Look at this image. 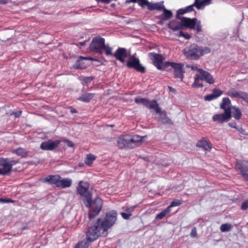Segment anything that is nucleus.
Segmentation results:
<instances>
[{
	"label": "nucleus",
	"instance_id": "nucleus-15",
	"mask_svg": "<svg viewBox=\"0 0 248 248\" xmlns=\"http://www.w3.org/2000/svg\"><path fill=\"white\" fill-rule=\"evenodd\" d=\"M12 164L7 159L0 158V174L5 175L11 171Z\"/></svg>",
	"mask_w": 248,
	"mask_h": 248
},
{
	"label": "nucleus",
	"instance_id": "nucleus-41",
	"mask_svg": "<svg viewBox=\"0 0 248 248\" xmlns=\"http://www.w3.org/2000/svg\"><path fill=\"white\" fill-rule=\"evenodd\" d=\"M240 98L248 103V93L245 92H242L241 93Z\"/></svg>",
	"mask_w": 248,
	"mask_h": 248
},
{
	"label": "nucleus",
	"instance_id": "nucleus-35",
	"mask_svg": "<svg viewBox=\"0 0 248 248\" xmlns=\"http://www.w3.org/2000/svg\"><path fill=\"white\" fill-rule=\"evenodd\" d=\"M16 155H20L23 157H26L27 156V153L25 150L22 148L16 149Z\"/></svg>",
	"mask_w": 248,
	"mask_h": 248
},
{
	"label": "nucleus",
	"instance_id": "nucleus-25",
	"mask_svg": "<svg viewBox=\"0 0 248 248\" xmlns=\"http://www.w3.org/2000/svg\"><path fill=\"white\" fill-rule=\"evenodd\" d=\"M94 96V94L93 93H85L82 94L78 100L84 102H89Z\"/></svg>",
	"mask_w": 248,
	"mask_h": 248
},
{
	"label": "nucleus",
	"instance_id": "nucleus-2",
	"mask_svg": "<svg viewBox=\"0 0 248 248\" xmlns=\"http://www.w3.org/2000/svg\"><path fill=\"white\" fill-rule=\"evenodd\" d=\"M89 188V184L88 183L80 181L78 183L77 190L78 194L86 199V205L90 208L89 217L91 220L100 212L102 207L103 201L98 197L92 201V194Z\"/></svg>",
	"mask_w": 248,
	"mask_h": 248
},
{
	"label": "nucleus",
	"instance_id": "nucleus-55",
	"mask_svg": "<svg viewBox=\"0 0 248 248\" xmlns=\"http://www.w3.org/2000/svg\"><path fill=\"white\" fill-rule=\"evenodd\" d=\"M6 199H7V200H6V203H8V202H14L13 201L11 200L9 198H7Z\"/></svg>",
	"mask_w": 248,
	"mask_h": 248
},
{
	"label": "nucleus",
	"instance_id": "nucleus-16",
	"mask_svg": "<svg viewBox=\"0 0 248 248\" xmlns=\"http://www.w3.org/2000/svg\"><path fill=\"white\" fill-rule=\"evenodd\" d=\"M236 166L240 170L242 176L248 181V162L246 161H239L237 162Z\"/></svg>",
	"mask_w": 248,
	"mask_h": 248
},
{
	"label": "nucleus",
	"instance_id": "nucleus-6",
	"mask_svg": "<svg viewBox=\"0 0 248 248\" xmlns=\"http://www.w3.org/2000/svg\"><path fill=\"white\" fill-rule=\"evenodd\" d=\"M179 19L183 23L184 27L190 29L196 30L198 32L202 31L201 22L198 21L196 18L191 19L185 17H180Z\"/></svg>",
	"mask_w": 248,
	"mask_h": 248
},
{
	"label": "nucleus",
	"instance_id": "nucleus-39",
	"mask_svg": "<svg viewBox=\"0 0 248 248\" xmlns=\"http://www.w3.org/2000/svg\"><path fill=\"white\" fill-rule=\"evenodd\" d=\"M212 93L214 94V96L217 98L222 94V91L217 89H214L213 90Z\"/></svg>",
	"mask_w": 248,
	"mask_h": 248
},
{
	"label": "nucleus",
	"instance_id": "nucleus-52",
	"mask_svg": "<svg viewBox=\"0 0 248 248\" xmlns=\"http://www.w3.org/2000/svg\"><path fill=\"white\" fill-rule=\"evenodd\" d=\"M6 200H7L6 199H5V198H0V202H2L3 203L6 202Z\"/></svg>",
	"mask_w": 248,
	"mask_h": 248
},
{
	"label": "nucleus",
	"instance_id": "nucleus-4",
	"mask_svg": "<svg viewBox=\"0 0 248 248\" xmlns=\"http://www.w3.org/2000/svg\"><path fill=\"white\" fill-rule=\"evenodd\" d=\"M90 50L93 52L102 54L104 51L107 55H112V48L106 45L105 39L100 37H94L93 39L90 46Z\"/></svg>",
	"mask_w": 248,
	"mask_h": 248
},
{
	"label": "nucleus",
	"instance_id": "nucleus-29",
	"mask_svg": "<svg viewBox=\"0 0 248 248\" xmlns=\"http://www.w3.org/2000/svg\"><path fill=\"white\" fill-rule=\"evenodd\" d=\"M162 10L163 11V14L160 16L163 17L164 19L168 20L171 17L172 13L170 11L166 9L165 7H164Z\"/></svg>",
	"mask_w": 248,
	"mask_h": 248
},
{
	"label": "nucleus",
	"instance_id": "nucleus-7",
	"mask_svg": "<svg viewBox=\"0 0 248 248\" xmlns=\"http://www.w3.org/2000/svg\"><path fill=\"white\" fill-rule=\"evenodd\" d=\"M184 54L187 58L191 60H197L201 56L199 47L195 44L186 47L184 50Z\"/></svg>",
	"mask_w": 248,
	"mask_h": 248
},
{
	"label": "nucleus",
	"instance_id": "nucleus-45",
	"mask_svg": "<svg viewBox=\"0 0 248 248\" xmlns=\"http://www.w3.org/2000/svg\"><path fill=\"white\" fill-rule=\"evenodd\" d=\"M197 234V229L195 227H194L191 230L190 235L192 237H196Z\"/></svg>",
	"mask_w": 248,
	"mask_h": 248
},
{
	"label": "nucleus",
	"instance_id": "nucleus-40",
	"mask_svg": "<svg viewBox=\"0 0 248 248\" xmlns=\"http://www.w3.org/2000/svg\"><path fill=\"white\" fill-rule=\"evenodd\" d=\"M241 209L242 210H248V199L244 201L241 205Z\"/></svg>",
	"mask_w": 248,
	"mask_h": 248
},
{
	"label": "nucleus",
	"instance_id": "nucleus-31",
	"mask_svg": "<svg viewBox=\"0 0 248 248\" xmlns=\"http://www.w3.org/2000/svg\"><path fill=\"white\" fill-rule=\"evenodd\" d=\"M242 92H238L235 90H231L229 91L227 94L232 98H240Z\"/></svg>",
	"mask_w": 248,
	"mask_h": 248
},
{
	"label": "nucleus",
	"instance_id": "nucleus-60",
	"mask_svg": "<svg viewBox=\"0 0 248 248\" xmlns=\"http://www.w3.org/2000/svg\"><path fill=\"white\" fill-rule=\"evenodd\" d=\"M13 153H16V150H14L13 151Z\"/></svg>",
	"mask_w": 248,
	"mask_h": 248
},
{
	"label": "nucleus",
	"instance_id": "nucleus-26",
	"mask_svg": "<svg viewBox=\"0 0 248 248\" xmlns=\"http://www.w3.org/2000/svg\"><path fill=\"white\" fill-rule=\"evenodd\" d=\"M231 114H232V117L236 120H239L241 117V112L240 110L235 107H233L231 108Z\"/></svg>",
	"mask_w": 248,
	"mask_h": 248
},
{
	"label": "nucleus",
	"instance_id": "nucleus-8",
	"mask_svg": "<svg viewBox=\"0 0 248 248\" xmlns=\"http://www.w3.org/2000/svg\"><path fill=\"white\" fill-rule=\"evenodd\" d=\"M149 56L157 69L161 70L168 68V65H166V62L163 63L164 59L161 55L155 53H150Z\"/></svg>",
	"mask_w": 248,
	"mask_h": 248
},
{
	"label": "nucleus",
	"instance_id": "nucleus-20",
	"mask_svg": "<svg viewBox=\"0 0 248 248\" xmlns=\"http://www.w3.org/2000/svg\"><path fill=\"white\" fill-rule=\"evenodd\" d=\"M168 27L173 31L180 30L184 27L183 23L176 20H172L168 23Z\"/></svg>",
	"mask_w": 248,
	"mask_h": 248
},
{
	"label": "nucleus",
	"instance_id": "nucleus-23",
	"mask_svg": "<svg viewBox=\"0 0 248 248\" xmlns=\"http://www.w3.org/2000/svg\"><path fill=\"white\" fill-rule=\"evenodd\" d=\"M230 105L231 102L230 99L228 98H224L220 105V108L224 109L225 112L226 110H228L231 113V108L230 107Z\"/></svg>",
	"mask_w": 248,
	"mask_h": 248
},
{
	"label": "nucleus",
	"instance_id": "nucleus-42",
	"mask_svg": "<svg viewBox=\"0 0 248 248\" xmlns=\"http://www.w3.org/2000/svg\"><path fill=\"white\" fill-rule=\"evenodd\" d=\"M186 13L187 12L186 10H185V7L184 8L179 9L177 12V17L179 19L180 17H179L178 15H183Z\"/></svg>",
	"mask_w": 248,
	"mask_h": 248
},
{
	"label": "nucleus",
	"instance_id": "nucleus-32",
	"mask_svg": "<svg viewBox=\"0 0 248 248\" xmlns=\"http://www.w3.org/2000/svg\"><path fill=\"white\" fill-rule=\"evenodd\" d=\"M232 225L228 223L223 224L220 226V229L222 232H229L231 230Z\"/></svg>",
	"mask_w": 248,
	"mask_h": 248
},
{
	"label": "nucleus",
	"instance_id": "nucleus-12",
	"mask_svg": "<svg viewBox=\"0 0 248 248\" xmlns=\"http://www.w3.org/2000/svg\"><path fill=\"white\" fill-rule=\"evenodd\" d=\"M211 0H195L194 2L187 7H185L186 12H190L194 10L193 7L195 6L197 9L200 10L203 9L204 7L210 3Z\"/></svg>",
	"mask_w": 248,
	"mask_h": 248
},
{
	"label": "nucleus",
	"instance_id": "nucleus-46",
	"mask_svg": "<svg viewBox=\"0 0 248 248\" xmlns=\"http://www.w3.org/2000/svg\"><path fill=\"white\" fill-rule=\"evenodd\" d=\"M187 66H188V67L190 68L191 69V70H192L198 71L200 74V70H202V69L198 68L197 66L196 65H188Z\"/></svg>",
	"mask_w": 248,
	"mask_h": 248
},
{
	"label": "nucleus",
	"instance_id": "nucleus-18",
	"mask_svg": "<svg viewBox=\"0 0 248 248\" xmlns=\"http://www.w3.org/2000/svg\"><path fill=\"white\" fill-rule=\"evenodd\" d=\"M91 60V58L88 57H80L77 60L74 67L77 69H85L87 67V64L85 63L84 61Z\"/></svg>",
	"mask_w": 248,
	"mask_h": 248
},
{
	"label": "nucleus",
	"instance_id": "nucleus-36",
	"mask_svg": "<svg viewBox=\"0 0 248 248\" xmlns=\"http://www.w3.org/2000/svg\"><path fill=\"white\" fill-rule=\"evenodd\" d=\"M176 35L178 37H183L186 39H189L191 37V35L187 33H184L182 31H180L178 34H176Z\"/></svg>",
	"mask_w": 248,
	"mask_h": 248
},
{
	"label": "nucleus",
	"instance_id": "nucleus-30",
	"mask_svg": "<svg viewBox=\"0 0 248 248\" xmlns=\"http://www.w3.org/2000/svg\"><path fill=\"white\" fill-rule=\"evenodd\" d=\"M170 212L169 208H166L161 212L158 214L155 217V219H161Z\"/></svg>",
	"mask_w": 248,
	"mask_h": 248
},
{
	"label": "nucleus",
	"instance_id": "nucleus-21",
	"mask_svg": "<svg viewBox=\"0 0 248 248\" xmlns=\"http://www.w3.org/2000/svg\"><path fill=\"white\" fill-rule=\"evenodd\" d=\"M61 178V176L59 175H49L45 178L43 181L44 182H47L50 184L55 185L57 187L59 179Z\"/></svg>",
	"mask_w": 248,
	"mask_h": 248
},
{
	"label": "nucleus",
	"instance_id": "nucleus-54",
	"mask_svg": "<svg viewBox=\"0 0 248 248\" xmlns=\"http://www.w3.org/2000/svg\"><path fill=\"white\" fill-rule=\"evenodd\" d=\"M21 112L22 111L21 110H19L18 111V112H16V117H19V116H20Z\"/></svg>",
	"mask_w": 248,
	"mask_h": 248
},
{
	"label": "nucleus",
	"instance_id": "nucleus-14",
	"mask_svg": "<svg viewBox=\"0 0 248 248\" xmlns=\"http://www.w3.org/2000/svg\"><path fill=\"white\" fill-rule=\"evenodd\" d=\"M60 143L59 140L55 141L48 140L43 142L40 145V148L43 150H52L58 147Z\"/></svg>",
	"mask_w": 248,
	"mask_h": 248
},
{
	"label": "nucleus",
	"instance_id": "nucleus-47",
	"mask_svg": "<svg viewBox=\"0 0 248 248\" xmlns=\"http://www.w3.org/2000/svg\"><path fill=\"white\" fill-rule=\"evenodd\" d=\"M136 207V206H133L130 207H129L125 210V212H126L128 213H131L134 210Z\"/></svg>",
	"mask_w": 248,
	"mask_h": 248
},
{
	"label": "nucleus",
	"instance_id": "nucleus-38",
	"mask_svg": "<svg viewBox=\"0 0 248 248\" xmlns=\"http://www.w3.org/2000/svg\"><path fill=\"white\" fill-rule=\"evenodd\" d=\"M199 51L201 52V56L210 52V49L207 47H199Z\"/></svg>",
	"mask_w": 248,
	"mask_h": 248
},
{
	"label": "nucleus",
	"instance_id": "nucleus-22",
	"mask_svg": "<svg viewBox=\"0 0 248 248\" xmlns=\"http://www.w3.org/2000/svg\"><path fill=\"white\" fill-rule=\"evenodd\" d=\"M72 181L70 178H60L57 187L62 188L69 187L71 186Z\"/></svg>",
	"mask_w": 248,
	"mask_h": 248
},
{
	"label": "nucleus",
	"instance_id": "nucleus-3",
	"mask_svg": "<svg viewBox=\"0 0 248 248\" xmlns=\"http://www.w3.org/2000/svg\"><path fill=\"white\" fill-rule=\"evenodd\" d=\"M146 136H140L138 135H121L117 139V146L120 149H133L142 142Z\"/></svg>",
	"mask_w": 248,
	"mask_h": 248
},
{
	"label": "nucleus",
	"instance_id": "nucleus-34",
	"mask_svg": "<svg viewBox=\"0 0 248 248\" xmlns=\"http://www.w3.org/2000/svg\"><path fill=\"white\" fill-rule=\"evenodd\" d=\"M136 2H137L142 8H144L145 6H147L148 8H149L150 2L147 0H137Z\"/></svg>",
	"mask_w": 248,
	"mask_h": 248
},
{
	"label": "nucleus",
	"instance_id": "nucleus-27",
	"mask_svg": "<svg viewBox=\"0 0 248 248\" xmlns=\"http://www.w3.org/2000/svg\"><path fill=\"white\" fill-rule=\"evenodd\" d=\"M197 146L201 147L208 151L211 149V146L207 141L205 140H200L197 143Z\"/></svg>",
	"mask_w": 248,
	"mask_h": 248
},
{
	"label": "nucleus",
	"instance_id": "nucleus-56",
	"mask_svg": "<svg viewBox=\"0 0 248 248\" xmlns=\"http://www.w3.org/2000/svg\"><path fill=\"white\" fill-rule=\"evenodd\" d=\"M86 42V41H83V42H80V43H79V44H80V46H84V45H85Z\"/></svg>",
	"mask_w": 248,
	"mask_h": 248
},
{
	"label": "nucleus",
	"instance_id": "nucleus-13",
	"mask_svg": "<svg viewBox=\"0 0 248 248\" xmlns=\"http://www.w3.org/2000/svg\"><path fill=\"white\" fill-rule=\"evenodd\" d=\"M232 117L231 113L228 110H226L223 113L216 114L212 117L214 122H217L219 123L228 122Z\"/></svg>",
	"mask_w": 248,
	"mask_h": 248
},
{
	"label": "nucleus",
	"instance_id": "nucleus-57",
	"mask_svg": "<svg viewBox=\"0 0 248 248\" xmlns=\"http://www.w3.org/2000/svg\"><path fill=\"white\" fill-rule=\"evenodd\" d=\"M169 88L170 89V91L171 92H174L175 91L174 89H173V88H172L171 87H169Z\"/></svg>",
	"mask_w": 248,
	"mask_h": 248
},
{
	"label": "nucleus",
	"instance_id": "nucleus-51",
	"mask_svg": "<svg viewBox=\"0 0 248 248\" xmlns=\"http://www.w3.org/2000/svg\"><path fill=\"white\" fill-rule=\"evenodd\" d=\"M8 0H0V3L3 4H6L7 3Z\"/></svg>",
	"mask_w": 248,
	"mask_h": 248
},
{
	"label": "nucleus",
	"instance_id": "nucleus-43",
	"mask_svg": "<svg viewBox=\"0 0 248 248\" xmlns=\"http://www.w3.org/2000/svg\"><path fill=\"white\" fill-rule=\"evenodd\" d=\"M216 99L214 94L212 93L210 94H208L207 95L205 96L204 99L206 101H211L213 99Z\"/></svg>",
	"mask_w": 248,
	"mask_h": 248
},
{
	"label": "nucleus",
	"instance_id": "nucleus-58",
	"mask_svg": "<svg viewBox=\"0 0 248 248\" xmlns=\"http://www.w3.org/2000/svg\"><path fill=\"white\" fill-rule=\"evenodd\" d=\"M137 0H128V2H134V3H135L136 1H137Z\"/></svg>",
	"mask_w": 248,
	"mask_h": 248
},
{
	"label": "nucleus",
	"instance_id": "nucleus-50",
	"mask_svg": "<svg viewBox=\"0 0 248 248\" xmlns=\"http://www.w3.org/2000/svg\"><path fill=\"white\" fill-rule=\"evenodd\" d=\"M111 0H97V1H101L104 3H109Z\"/></svg>",
	"mask_w": 248,
	"mask_h": 248
},
{
	"label": "nucleus",
	"instance_id": "nucleus-49",
	"mask_svg": "<svg viewBox=\"0 0 248 248\" xmlns=\"http://www.w3.org/2000/svg\"><path fill=\"white\" fill-rule=\"evenodd\" d=\"M229 125L231 127L236 128V123H229Z\"/></svg>",
	"mask_w": 248,
	"mask_h": 248
},
{
	"label": "nucleus",
	"instance_id": "nucleus-1",
	"mask_svg": "<svg viewBox=\"0 0 248 248\" xmlns=\"http://www.w3.org/2000/svg\"><path fill=\"white\" fill-rule=\"evenodd\" d=\"M117 214L114 210L106 213L103 218H98L91 226L87 232V237L90 241L96 240L99 236H105L107 234L108 230L115 223Z\"/></svg>",
	"mask_w": 248,
	"mask_h": 248
},
{
	"label": "nucleus",
	"instance_id": "nucleus-9",
	"mask_svg": "<svg viewBox=\"0 0 248 248\" xmlns=\"http://www.w3.org/2000/svg\"><path fill=\"white\" fill-rule=\"evenodd\" d=\"M135 54L129 56L126 63L127 66L128 68H133L137 71L144 73L145 72V67L140 64L139 59L135 57Z\"/></svg>",
	"mask_w": 248,
	"mask_h": 248
},
{
	"label": "nucleus",
	"instance_id": "nucleus-19",
	"mask_svg": "<svg viewBox=\"0 0 248 248\" xmlns=\"http://www.w3.org/2000/svg\"><path fill=\"white\" fill-rule=\"evenodd\" d=\"M156 113L159 114V116L157 118L158 121L163 124H170L171 123L170 120L167 117V114L165 111H161L160 108V111Z\"/></svg>",
	"mask_w": 248,
	"mask_h": 248
},
{
	"label": "nucleus",
	"instance_id": "nucleus-59",
	"mask_svg": "<svg viewBox=\"0 0 248 248\" xmlns=\"http://www.w3.org/2000/svg\"><path fill=\"white\" fill-rule=\"evenodd\" d=\"M69 145L71 147H72L73 146V144L71 143L70 144H69Z\"/></svg>",
	"mask_w": 248,
	"mask_h": 248
},
{
	"label": "nucleus",
	"instance_id": "nucleus-10",
	"mask_svg": "<svg viewBox=\"0 0 248 248\" xmlns=\"http://www.w3.org/2000/svg\"><path fill=\"white\" fill-rule=\"evenodd\" d=\"M135 102L137 104H142L150 109H154L155 112L160 111V107L155 100L149 101L145 98H136Z\"/></svg>",
	"mask_w": 248,
	"mask_h": 248
},
{
	"label": "nucleus",
	"instance_id": "nucleus-5",
	"mask_svg": "<svg viewBox=\"0 0 248 248\" xmlns=\"http://www.w3.org/2000/svg\"><path fill=\"white\" fill-rule=\"evenodd\" d=\"M200 80H204L210 84H213L215 82V79L211 74L203 69L200 70V75L198 74L195 75L194 82L192 85L193 87H202L203 85L200 82Z\"/></svg>",
	"mask_w": 248,
	"mask_h": 248
},
{
	"label": "nucleus",
	"instance_id": "nucleus-33",
	"mask_svg": "<svg viewBox=\"0 0 248 248\" xmlns=\"http://www.w3.org/2000/svg\"><path fill=\"white\" fill-rule=\"evenodd\" d=\"M95 157L94 155L92 154L88 155L85 159V163L86 164L90 165L93 163V162L95 160Z\"/></svg>",
	"mask_w": 248,
	"mask_h": 248
},
{
	"label": "nucleus",
	"instance_id": "nucleus-48",
	"mask_svg": "<svg viewBox=\"0 0 248 248\" xmlns=\"http://www.w3.org/2000/svg\"><path fill=\"white\" fill-rule=\"evenodd\" d=\"M160 20L158 22V23L159 24V25H163V23H164V22L165 21H166V20H165L163 19V17H162L161 16H160Z\"/></svg>",
	"mask_w": 248,
	"mask_h": 248
},
{
	"label": "nucleus",
	"instance_id": "nucleus-28",
	"mask_svg": "<svg viewBox=\"0 0 248 248\" xmlns=\"http://www.w3.org/2000/svg\"><path fill=\"white\" fill-rule=\"evenodd\" d=\"M86 240H84L78 243L74 248H88L90 243L92 241H90L86 237Z\"/></svg>",
	"mask_w": 248,
	"mask_h": 248
},
{
	"label": "nucleus",
	"instance_id": "nucleus-53",
	"mask_svg": "<svg viewBox=\"0 0 248 248\" xmlns=\"http://www.w3.org/2000/svg\"><path fill=\"white\" fill-rule=\"evenodd\" d=\"M71 112L72 113H75L77 112V110L76 109L74 108H71Z\"/></svg>",
	"mask_w": 248,
	"mask_h": 248
},
{
	"label": "nucleus",
	"instance_id": "nucleus-44",
	"mask_svg": "<svg viewBox=\"0 0 248 248\" xmlns=\"http://www.w3.org/2000/svg\"><path fill=\"white\" fill-rule=\"evenodd\" d=\"M121 215L122 217L125 219H128L132 215L131 213H128L126 212L125 213L122 212L121 213Z\"/></svg>",
	"mask_w": 248,
	"mask_h": 248
},
{
	"label": "nucleus",
	"instance_id": "nucleus-37",
	"mask_svg": "<svg viewBox=\"0 0 248 248\" xmlns=\"http://www.w3.org/2000/svg\"><path fill=\"white\" fill-rule=\"evenodd\" d=\"M181 204V202L180 201L178 200H174L171 202L170 204L167 208H169V209L170 210L171 207L179 206Z\"/></svg>",
	"mask_w": 248,
	"mask_h": 248
},
{
	"label": "nucleus",
	"instance_id": "nucleus-11",
	"mask_svg": "<svg viewBox=\"0 0 248 248\" xmlns=\"http://www.w3.org/2000/svg\"><path fill=\"white\" fill-rule=\"evenodd\" d=\"M166 65H168V67L170 66L173 68L174 69V76L175 78H179L181 81H182L184 78L183 64L180 63L166 62Z\"/></svg>",
	"mask_w": 248,
	"mask_h": 248
},
{
	"label": "nucleus",
	"instance_id": "nucleus-24",
	"mask_svg": "<svg viewBox=\"0 0 248 248\" xmlns=\"http://www.w3.org/2000/svg\"><path fill=\"white\" fill-rule=\"evenodd\" d=\"M164 6L163 5V2H156L155 3H152L150 2L149 5L148 9L150 11H153L155 10H161L164 8Z\"/></svg>",
	"mask_w": 248,
	"mask_h": 248
},
{
	"label": "nucleus",
	"instance_id": "nucleus-17",
	"mask_svg": "<svg viewBox=\"0 0 248 248\" xmlns=\"http://www.w3.org/2000/svg\"><path fill=\"white\" fill-rule=\"evenodd\" d=\"M111 55H113L117 60L124 63V59L127 57V53L125 48L119 47L113 54L112 53Z\"/></svg>",
	"mask_w": 248,
	"mask_h": 248
}]
</instances>
